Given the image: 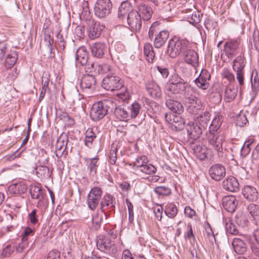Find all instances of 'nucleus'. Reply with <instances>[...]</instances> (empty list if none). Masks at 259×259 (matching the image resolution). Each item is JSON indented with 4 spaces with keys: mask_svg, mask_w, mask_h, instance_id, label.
Listing matches in <instances>:
<instances>
[{
    "mask_svg": "<svg viewBox=\"0 0 259 259\" xmlns=\"http://www.w3.org/2000/svg\"><path fill=\"white\" fill-rule=\"evenodd\" d=\"M96 138V134L93 132V130L91 128H89L85 133V145L90 148L92 147L93 142Z\"/></svg>",
    "mask_w": 259,
    "mask_h": 259,
    "instance_id": "41",
    "label": "nucleus"
},
{
    "mask_svg": "<svg viewBox=\"0 0 259 259\" xmlns=\"http://www.w3.org/2000/svg\"><path fill=\"white\" fill-rule=\"evenodd\" d=\"M154 193L158 196H169L171 194V189L166 186H160L154 188L153 190Z\"/></svg>",
    "mask_w": 259,
    "mask_h": 259,
    "instance_id": "47",
    "label": "nucleus"
},
{
    "mask_svg": "<svg viewBox=\"0 0 259 259\" xmlns=\"http://www.w3.org/2000/svg\"><path fill=\"white\" fill-rule=\"evenodd\" d=\"M232 246L234 251L239 254L244 253L247 250L246 244L240 238H235L232 242Z\"/></svg>",
    "mask_w": 259,
    "mask_h": 259,
    "instance_id": "33",
    "label": "nucleus"
},
{
    "mask_svg": "<svg viewBox=\"0 0 259 259\" xmlns=\"http://www.w3.org/2000/svg\"><path fill=\"white\" fill-rule=\"evenodd\" d=\"M105 28V26L100 25L99 23L95 22L94 20L90 21L89 26L88 32L89 37L94 39L100 35L102 30Z\"/></svg>",
    "mask_w": 259,
    "mask_h": 259,
    "instance_id": "17",
    "label": "nucleus"
},
{
    "mask_svg": "<svg viewBox=\"0 0 259 259\" xmlns=\"http://www.w3.org/2000/svg\"><path fill=\"white\" fill-rule=\"evenodd\" d=\"M88 53L84 47L79 48L76 52L75 59L77 62L84 66L88 62Z\"/></svg>",
    "mask_w": 259,
    "mask_h": 259,
    "instance_id": "31",
    "label": "nucleus"
},
{
    "mask_svg": "<svg viewBox=\"0 0 259 259\" xmlns=\"http://www.w3.org/2000/svg\"><path fill=\"white\" fill-rule=\"evenodd\" d=\"M123 88L124 89L125 92H121L118 93L117 94V97L120 101L124 103H127L130 99L131 96L130 93L126 91V89L124 87Z\"/></svg>",
    "mask_w": 259,
    "mask_h": 259,
    "instance_id": "60",
    "label": "nucleus"
},
{
    "mask_svg": "<svg viewBox=\"0 0 259 259\" xmlns=\"http://www.w3.org/2000/svg\"><path fill=\"white\" fill-rule=\"evenodd\" d=\"M169 37V32L162 30L156 35L154 39V45L156 48H161L166 42Z\"/></svg>",
    "mask_w": 259,
    "mask_h": 259,
    "instance_id": "28",
    "label": "nucleus"
},
{
    "mask_svg": "<svg viewBox=\"0 0 259 259\" xmlns=\"http://www.w3.org/2000/svg\"><path fill=\"white\" fill-rule=\"evenodd\" d=\"M178 211L177 207L174 203H168L165 206V213L170 219L174 218L177 215Z\"/></svg>",
    "mask_w": 259,
    "mask_h": 259,
    "instance_id": "45",
    "label": "nucleus"
},
{
    "mask_svg": "<svg viewBox=\"0 0 259 259\" xmlns=\"http://www.w3.org/2000/svg\"><path fill=\"white\" fill-rule=\"evenodd\" d=\"M210 113L208 112H205L202 114L199 115L196 119V123H198L199 126L203 130L206 129L209 123Z\"/></svg>",
    "mask_w": 259,
    "mask_h": 259,
    "instance_id": "35",
    "label": "nucleus"
},
{
    "mask_svg": "<svg viewBox=\"0 0 259 259\" xmlns=\"http://www.w3.org/2000/svg\"><path fill=\"white\" fill-rule=\"evenodd\" d=\"M103 190L99 187H94L91 189L88 195L87 204L92 210L96 209L98 206L103 194Z\"/></svg>",
    "mask_w": 259,
    "mask_h": 259,
    "instance_id": "7",
    "label": "nucleus"
},
{
    "mask_svg": "<svg viewBox=\"0 0 259 259\" xmlns=\"http://www.w3.org/2000/svg\"><path fill=\"white\" fill-rule=\"evenodd\" d=\"M200 20L201 18L200 13L199 12H195L192 14L191 20L189 21L190 23L194 25L199 23Z\"/></svg>",
    "mask_w": 259,
    "mask_h": 259,
    "instance_id": "61",
    "label": "nucleus"
},
{
    "mask_svg": "<svg viewBox=\"0 0 259 259\" xmlns=\"http://www.w3.org/2000/svg\"><path fill=\"white\" fill-rule=\"evenodd\" d=\"M80 18L81 19L84 20L85 21L90 20L91 13L90 10L88 7L84 8L83 9L81 13L80 14Z\"/></svg>",
    "mask_w": 259,
    "mask_h": 259,
    "instance_id": "62",
    "label": "nucleus"
},
{
    "mask_svg": "<svg viewBox=\"0 0 259 259\" xmlns=\"http://www.w3.org/2000/svg\"><path fill=\"white\" fill-rule=\"evenodd\" d=\"M185 62L194 68L198 66V55L193 50L189 49L186 52H184L183 55Z\"/></svg>",
    "mask_w": 259,
    "mask_h": 259,
    "instance_id": "18",
    "label": "nucleus"
},
{
    "mask_svg": "<svg viewBox=\"0 0 259 259\" xmlns=\"http://www.w3.org/2000/svg\"><path fill=\"white\" fill-rule=\"evenodd\" d=\"M238 93V88L232 84L226 87L224 95V100L226 102L232 101L236 97Z\"/></svg>",
    "mask_w": 259,
    "mask_h": 259,
    "instance_id": "34",
    "label": "nucleus"
},
{
    "mask_svg": "<svg viewBox=\"0 0 259 259\" xmlns=\"http://www.w3.org/2000/svg\"><path fill=\"white\" fill-rule=\"evenodd\" d=\"M172 119H170V124L172 128L177 131L182 130L185 126V121L183 118L180 116L172 115Z\"/></svg>",
    "mask_w": 259,
    "mask_h": 259,
    "instance_id": "37",
    "label": "nucleus"
},
{
    "mask_svg": "<svg viewBox=\"0 0 259 259\" xmlns=\"http://www.w3.org/2000/svg\"><path fill=\"white\" fill-rule=\"evenodd\" d=\"M207 139L210 148L217 153L219 157H223V144L225 139L224 132L209 133Z\"/></svg>",
    "mask_w": 259,
    "mask_h": 259,
    "instance_id": "4",
    "label": "nucleus"
},
{
    "mask_svg": "<svg viewBox=\"0 0 259 259\" xmlns=\"http://www.w3.org/2000/svg\"><path fill=\"white\" fill-rule=\"evenodd\" d=\"M68 141V139L66 135H62L58 139L55 151L56 155L57 157H61L63 155H66L67 154L66 149Z\"/></svg>",
    "mask_w": 259,
    "mask_h": 259,
    "instance_id": "15",
    "label": "nucleus"
},
{
    "mask_svg": "<svg viewBox=\"0 0 259 259\" xmlns=\"http://www.w3.org/2000/svg\"><path fill=\"white\" fill-rule=\"evenodd\" d=\"M116 204L115 199L111 194L106 193L103 197L100 203V209L104 212L106 218L107 217V212L106 210L108 209H113Z\"/></svg>",
    "mask_w": 259,
    "mask_h": 259,
    "instance_id": "14",
    "label": "nucleus"
},
{
    "mask_svg": "<svg viewBox=\"0 0 259 259\" xmlns=\"http://www.w3.org/2000/svg\"><path fill=\"white\" fill-rule=\"evenodd\" d=\"M36 174L38 177L40 178H49L51 177V174L49 168L47 166L39 165L35 168Z\"/></svg>",
    "mask_w": 259,
    "mask_h": 259,
    "instance_id": "43",
    "label": "nucleus"
},
{
    "mask_svg": "<svg viewBox=\"0 0 259 259\" xmlns=\"http://www.w3.org/2000/svg\"><path fill=\"white\" fill-rule=\"evenodd\" d=\"M141 105L137 102L133 103L127 109L130 112V118H136L140 113L141 110Z\"/></svg>",
    "mask_w": 259,
    "mask_h": 259,
    "instance_id": "48",
    "label": "nucleus"
},
{
    "mask_svg": "<svg viewBox=\"0 0 259 259\" xmlns=\"http://www.w3.org/2000/svg\"><path fill=\"white\" fill-rule=\"evenodd\" d=\"M114 106L111 100H105L93 104L90 111V117L93 121L102 119L107 114L110 106Z\"/></svg>",
    "mask_w": 259,
    "mask_h": 259,
    "instance_id": "2",
    "label": "nucleus"
},
{
    "mask_svg": "<svg viewBox=\"0 0 259 259\" xmlns=\"http://www.w3.org/2000/svg\"><path fill=\"white\" fill-rule=\"evenodd\" d=\"M156 171V168L153 165L148 162L141 167L140 169H136V171L138 172L144 179L148 178V176L155 174Z\"/></svg>",
    "mask_w": 259,
    "mask_h": 259,
    "instance_id": "27",
    "label": "nucleus"
},
{
    "mask_svg": "<svg viewBox=\"0 0 259 259\" xmlns=\"http://www.w3.org/2000/svg\"><path fill=\"white\" fill-rule=\"evenodd\" d=\"M148 162L147 157L145 156H142L137 157L136 161H134L131 165H133V168L136 171V169H140Z\"/></svg>",
    "mask_w": 259,
    "mask_h": 259,
    "instance_id": "49",
    "label": "nucleus"
},
{
    "mask_svg": "<svg viewBox=\"0 0 259 259\" xmlns=\"http://www.w3.org/2000/svg\"><path fill=\"white\" fill-rule=\"evenodd\" d=\"M136 11L138 13L141 18L144 21H148L152 17V9L148 5L145 4L139 5Z\"/></svg>",
    "mask_w": 259,
    "mask_h": 259,
    "instance_id": "22",
    "label": "nucleus"
},
{
    "mask_svg": "<svg viewBox=\"0 0 259 259\" xmlns=\"http://www.w3.org/2000/svg\"><path fill=\"white\" fill-rule=\"evenodd\" d=\"M186 129L189 138L192 140H196L202 134V128L197 123L194 122H189Z\"/></svg>",
    "mask_w": 259,
    "mask_h": 259,
    "instance_id": "19",
    "label": "nucleus"
},
{
    "mask_svg": "<svg viewBox=\"0 0 259 259\" xmlns=\"http://www.w3.org/2000/svg\"><path fill=\"white\" fill-rule=\"evenodd\" d=\"M169 84L166 88L168 94H184L185 96L188 95L187 92H189L191 89V87L189 84L184 80V79L180 77L177 74H174L171 76L169 80Z\"/></svg>",
    "mask_w": 259,
    "mask_h": 259,
    "instance_id": "1",
    "label": "nucleus"
},
{
    "mask_svg": "<svg viewBox=\"0 0 259 259\" xmlns=\"http://www.w3.org/2000/svg\"><path fill=\"white\" fill-rule=\"evenodd\" d=\"M9 45L5 41H0V60H2L8 52Z\"/></svg>",
    "mask_w": 259,
    "mask_h": 259,
    "instance_id": "57",
    "label": "nucleus"
},
{
    "mask_svg": "<svg viewBox=\"0 0 259 259\" xmlns=\"http://www.w3.org/2000/svg\"><path fill=\"white\" fill-rule=\"evenodd\" d=\"M166 53L172 58H175L180 55L177 37L174 36L169 40Z\"/></svg>",
    "mask_w": 259,
    "mask_h": 259,
    "instance_id": "23",
    "label": "nucleus"
},
{
    "mask_svg": "<svg viewBox=\"0 0 259 259\" xmlns=\"http://www.w3.org/2000/svg\"><path fill=\"white\" fill-rule=\"evenodd\" d=\"M114 114L117 118L120 120H127L130 118V112L127 108L117 107H116L114 111Z\"/></svg>",
    "mask_w": 259,
    "mask_h": 259,
    "instance_id": "36",
    "label": "nucleus"
},
{
    "mask_svg": "<svg viewBox=\"0 0 259 259\" xmlns=\"http://www.w3.org/2000/svg\"><path fill=\"white\" fill-rule=\"evenodd\" d=\"M144 52L146 60L150 63L153 62L155 57V53L152 45L150 43H146L144 47Z\"/></svg>",
    "mask_w": 259,
    "mask_h": 259,
    "instance_id": "40",
    "label": "nucleus"
},
{
    "mask_svg": "<svg viewBox=\"0 0 259 259\" xmlns=\"http://www.w3.org/2000/svg\"><path fill=\"white\" fill-rule=\"evenodd\" d=\"M112 7L111 0H97L94 6L95 14L100 18H105L111 13Z\"/></svg>",
    "mask_w": 259,
    "mask_h": 259,
    "instance_id": "5",
    "label": "nucleus"
},
{
    "mask_svg": "<svg viewBox=\"0 0 259 259\" xmlns=\"http://www.w3.org/2000/svg\"><path fill=\"white\" fill-rule=\"evenodd\" d=\"M146 90L152 98H159L161 90L159 87L153 81H148L145 84Z\"/></svg>",
    "mask_w": 259,
    "mask_h": 259,
    "instance_id": "24",
    "label": "nucleus"
},
{
    "mask_svg": "<svg viewBox=\"0 0 259 259\" xmlns=\"http://www.w3.org/2000/svg\"><path fill=\"white\" fill-rule=\"evenodd\" d=\"M102 87L106 90L113 91L119 90L123 88V81L114 74H109L104 78Z\"/></svg>",
    "mask_w": 259,
    "mask_h": 259,
    "instance_id": "6",
    "label": "nucleus"
},
{
    "mask_svg": "<svg viewBox=\"0 0 259 259\" xmlns=\"http://www.w3.org/2000/svg\"><path fill=\"white\" fill-rule=\"evenodd\" d=\"M210 77V74L208 72L206 71H202L199 76L195 79V83L198 87L202 90H206L208 87Z\"/></svg>",
    "mask_w": 259,
    "mask_h": 259,
    "instance_id": "26",
    "label": "nucleus"
},
{
    "mask_svg": "<svg viewBox=\"0 0 259 259\" xmlns=\"http://www.w3.org/2000/svg\"><path fill=\"white\" fill-rule=\"evenodd\" d=\"M158 24L157 22H154L149 28L148 36L149 39L151 40L153 39L154 37L159 32L158 31Z\"/></svg>",
    "mask_w": 259,
    "mask_h": 259,
    "instance_id": "53",
    "label": "nucleus"
},
{
    "mask_svg": "<svg viewBox=\"0 0 259 259\" xmlns=\"http://www.w3.org/2000/svg\"><path fill=\"white\" fill-rule=\"evenodd\" d=\"M246 59L243 54L236 57L232 63V69L235 73L236 77L240 86L244 83L245 67Z\"/></svg>",
    "mask_w": 259,
    "mask_h": 259,
    "instance_id": "3",
    "label": "nucleus"
},
{
    "mask_svg": "<svg viewBox=\"0 0 259 259\" xmlns=\"http://www.w3.org/2000/svg\"><path fill=\"white\" fill-rule=\"evenodd\" d=\"M226 230L228 234L236 235L238 233V230L235 225L232 223L230 218H225Z\"/></svg>",
    "mask_w": 259,
    "mask_h": 259,
    "instance_id": "44",
    "label": "nucleus"
},
{
    "mask_svg": "<svg viewBox=\"0 0 259 259\" xmlns=\"http://www.w3.org/2000/svg\"><path fill=\"white\" fill-rule=\"evenodd\" d=\"M248 122L247 119L244 114H240L237 118V124L239 126H243Z\"/></svg>",
    "mask_w": 259,
    "mask_h": 259,
    "instance_id": "63",
    "label": "nucleus"
},
{
    "mask_svg": "<svg viewBox=\"0 0 259 259\" xmlns=\"http://www.w3.org/2000/svg\"><path fill=\"white\" fill-rule=\"evenodd\" d=\"M128 25L131 28L136 31H139L142 27V19L138 13L136 11H131L128 13L126 17Z\"/></svg>",
    "mask_w": 259,
    "mask_h": 259,
    "instance_id": "11",
    "label": "nucleus"
},
{
    "mask_svg": "<svg viewBox=\"0 0 259 259\" xmlns=\"http://www.w3.org/2000/svg\"><path fill=\"white\" fill-rule=\"evenodd\" d=\"M242 193L244 197L249 201H255L258 199L257 190L252 186H245L242 190Z\"/></svg>",
    "mask_w": 259,
    "mask_h": 259,
    "instance_id": "25",
    "label": "nucleus"
},
{
    "mask_svg": "<svg viewBox=\"0 0 259 259\" xmlns=\"http://www.w3.org/2000/svg\"><path fill=\"white\" fill-rule=\"evenodd\" d=\"M96 85V79L94 75L89 74L82 76L80 81V87L83 91H93L95 90Z\"/></svg>",
    "mask_w": 259,
    "mask_h": 259,
    "instance_id": "13",
    "label": "nucleus"
},
{
    "mask_svg": "<svg viewBox=\"0 0 259 259\" xmlns=\"http://www.w3.org/2000/svg\"><path fill=\"white\" fill-rule=\"evenodd\" d=\"M222 75L224 78L226 79L229 82L230 84L235 81L234 74L228 68H225L223 69Z\"/></svg>",
    "mask_w": 259,
    "mask_h": 259,
    "instance_id": "50",
    "label": "nucleus"
},
{
    "mask_svg": "<svg viewBox=\"0 0 259 259\" xmlns=\"http://www.w3.org/2000/svg\"><path fill=\"white\" fill-rule=\"evenodd\" d=\"M96 65L93 62H87V64L84 65L85 70L87 72L89 73H91V75H94L95 76L96 74H99V70L96 67Z\"/></svg>",
    "mask_w": 259,
    "mask_h": 259,
    "instance_id": "51",
    "label": "nucleus"
},
{
    "mask_svg": "<svg viewBox=\"0 0 259 259\" xmlns=\"http://www.w3.org/2000/svg\"><path fill=\"white\" fill-rule=\"evenodd\" d=\"M222 186L223 188L227 191L236 192L239 189V184L236 178L230 176L223 181Z\"/></svg>",
    "mask_w": 259,
    "mask_h": 259,
    "instance_id": "21",
    "label": "nucleus"
},
{
    "mask_svg": "<svg viewBox=\"0 0 259 259\" xmlns=\"http://www.w3.org/2000/svg\"><path fill=\"white\" fill-rule=\"evenodd\" d=\"M223 206L227 211L233 212L238 204V201L233 195L226 196L222 200Z\"/></svg>",
    "mask_w": 259,
    "mask_h": 259,
    "instance_id": "20",
    "label": "nucleus"
},
{
    "mask_svg": "<svg viewBox=\"0 0 259 259\" xmlns=\"http://www.w3.org/2000/svg\"><path fill=\"white\" fill-rule=\"evenodd\" d=\"M98 160L97 157L90 158L87 162L89 163L88 168L90 169V172H94L95 174L97 172V167L98 166Z\"/></svg>",
    "mask_w": 259,
    "mask_h": 259,
    "instance_id": "52",
    "label": "nucleus"
},
{
    "mask_svg": "<svg viewBox=\"0 0 259 259\" xmlns=\"http://www.w3.org/2000/svg\"><path fill=\"white\" fill-rule=\"evenodd\" d=\"M30 193L32 199L38 200L37 207L41 208L46 203L45 190L37 186H31L30 189Z\"/></svg>",
    "mask_w": 259,
    "mask_h": 259,
    "instance_id": "10",
    "label": "nucleus"
},
{
    "mask_svg": "<svg viewBox=\"0 0 259 259\" xmlns=\"http://www.w3.org/2000/svg\"><path fill=\"white\" fill-rule=\"evenodd\" d=\"M222 121L223 117L222 116H218L214 118L209 126V133L222 132L220 130V127Z\"/></svg>",
    "mask_w": 259,
    "mask_h": 259,
    "instance_id": "38",
    "label": "nucleus"
},
{
    "mask_svg": "<svg viewBox=\"0 0 259 259\" xmlns=\"http://www.w3.org/2000/svg\"><path fill=\"white\" fill-rule=\"evenodd\" d=\"M235 222L240 227L247 226L249 223L248 215L241 212H237L235 217Z\"/></svg>",
    "mask_w": 259,
    "mask_h": 259,
    "instance_id": "39",
    "label": "nucleus"
},
{
    "mask_svg": "<svg viewBox=\"0 0 259 259\" xmlns=\"http://www.w3.org/2000/svg\"><path fill=\"white\" fill-rule=\"evenodd\" d=\"M205 233L207 237L209 238V240L211 242H213V241H215V238L214 237V235L213 232L212 231V228L210 227V224L208 223H206L205 225Z\"/></svg>",
    "mask_w": 259,
    "mask_h": 259,
    "instance_id": "59",
    "label": "nucleus"
},
{
    "mask_svg": "<svg viewBox=\"0 0 259 259\" xmlns=\"http://www.w3.org/2000/svg\"><path fill=\"white\" fill-rule=\"evenodd\" d=\"M187 109L189 112L196 114L202 109L203 104L201 101L194 96H190L187 99Z\"/></svg>",
    "mask_w": 259,
    "mask_h": 259,
    "instance_id": "16",
    "label": "nucleus"
},
{
    "mask_svg": "<svg viewBox=\"0 0 259 259\" xmlns=\"http://www.w3.org/2000/svg\"><path fill=\"white\" fill-rule=\"evenodd\" d=\"M18 58V55L15 51L11 52L6 56L5 60V66L7 68H11L16 63Z\"/></svg>",
    "mask_w": 259,
    "mask_h": 259,
    "instance_id": "42",
    "label": "nucleus"
},
{
    "mask_svg": "<svg viewBox=\"0 0 259 259\" xmlns=\"http://www.w3.org/2000/svg\"><path fill=\"white\" fill-rule=\"evenodd\" d=\"M29 242L25 239H21V242L19 243L18 246H15L16 251L18 253H22L28 248Z\"/></svg>",
    "mask_w": 259,
    "mask_h": 259,
    "instance_id": "56",
    "label": "nucleus"
},
{
    "mask_svg": "<svg viewBox=\"0 0 259 259\" xmlns=\"http://www.w3.org/2000/svg\"><path fill=\"white\" fill-rule=\"evenodd\" d=\"M239 46L238 40H229L224 44L223 52L228 59H232L238 54Z\"/></svg>",
    "mask_w": 259,
    "mask_h": 259,
    "instance_id": "9",
    "label": "nucleus"
},
{
    "mask_svg": "<svg viewBox=\"0 0 259 259\" xmlns=\"http://www.w3.org/2000/svg\"><path fill=\"white\" fill-rule=\"evenodd\" d=\"M247 210L253 218L259 216V206L253 203L249 204Z\"/></svg>",
    "mask_w": 259,
    "mask_h": 259,
    "instance_id": "54",
    "label": "nucleus"
},
{
    "mask_svg": "<svg viewBox=\"0 0 259 259\" xmlns=\"http://www.w3.org/2000/svg\"><path fill=\"white\" fill-rule=\"evenodd\" d=\"M96 67L99 70V74L106 73L112 71V67L107 63H104L102 65H96Z\"/></svg>",
    "mask_w": 259,
    "mask_h": 259,
    "instance_id": "58",
    "label": "nucleus"
},
{
    "mask_svg": "<svg viewBox=\"0 0 259 259\" xmlns=\"http://www.w3.org/2000/svg\"><path fill=\"white\" fill-rule=\"evenodd\" d=\"M60 253L57 250H52L48 253L47 259H60Z\"/></svg>",
    "mask_w": 259,
    "mask_h": 259,
    "instance_id": "64",
    "label": "nucleus"
},
{
    "mask_svg": "<svg viewBox=\"0 0 259 259\" xmlns=\"http://www.w3.org/2000/svg\"><path fill=\"white\" fill-rule=\"evenodd\" d=\"M92 55L97 58H102L106 50V45L103 42H96L91 46Z\"/></svg>",
    "mask_w": 259,
    "mask_h": 259,
    "instance_id": "29",
    "label": "nucleus"
},
{
    "mask_svg": "<svg viewBox=\"0 0 259 259\" xmlns=\"http://www.w3.org/2000/svg\"><path fill=\"white\" fill-rule=\"evenodd\" d=\"M15 246L8 244L4 248L1 252V255L4 257H8L14 251Z\"/></svg>",
    "mask_w": 259,
    "mask_h": 259,
    "instance_id": "55",
    "label": "nucleus"
},
{
    "mask_svg": "<svg viewBox=\"0 0 259 259\" xmlns=\"http://www.w3.org/2000/svg\"><path fill=\"white\" fill-rule=\"evenodd\" d=\"M27 189V186L23 182L13 184L9 187L10 193L14 194H24L26 192Z\"/></svg>",
    "mask_w": 259,
    "mask_h": 259,
    "instance_id": "32",
    "label": "nucleus"
},
{
    "mask_svg": "<svg viewBox=\"0 0 259 259\" xmlns=\"http://www.w3.org/2000/svg\"><path fill=\"white\" fill-rule=\"evenodd\" d=\"M165 105L174 113L180 114L183 112V105L176 100L171 99H167L165 101Z\"/></svg>",
    "mask_w": 259,
    "mask_h": 259,
    "instance_id": "30",
    "label": "nucleus"
},
{
    "mask_svg": "<svg viewBox=\"0 0 259 259\" xmlns=\"http://www.w3.org/2000/svg\"><path fill=\"white\" fill-rule=\"evenodd\" d=\"M96 244L98 249L102 252L109 254H115L117 252V248L114 242L108 238L99 237L97 240Z\"/></svg>",
    "mask_w": 259,
    "mask_h": 259,
    "instance_id": "8",
    "label": "nucleus"
},
{
    "mask_svg": "<svg viewBox=\"0 0 259 259\" xmlns=\"http://www.w3.org/2000/svg\"><path fill=\"white\" fill-rule=\"evenodd\" d=\"M177 42L180 50V54L182 53L183 55L184 54V52H186L192 46L191 44L187 39L177 37Z\"/></svg>",
    "mask_w": 259,
    "mask_h": 259,
    "instance_id": "46",
    "label": "nucleus"
},
{
    "mask_svg": "<svg viewBox=\"0 0 259 259\" xmlns=\"http://www.w3.org/2000/svg\"><path fill=\"white\" fill-rule=\"evenodd\" d=\"M209 175L215 181H221L226 175V169L221 164H215L209 169Z\"/></svg>",
    "mask_w": 259,
    "mask_h": 259,
    "instance_id": "12",
    "label": "nucleus"
}]
</instances>
